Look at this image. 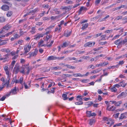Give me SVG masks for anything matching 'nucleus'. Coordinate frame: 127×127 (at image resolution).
Segmentation results:
<instances>
[{
    "mask_svg": "<svg viewBox=\"0 0 127 127\" xmlns=\"http://www.w3.org/2000/svg\"><path fill=\"white\" fill-rule=\"evenodd\" d=\"M61 27H59V28L58 27H56L55 28V32H56L58 31L59 32H60L61 31Z\"/></svg>",
    "mask_w": 127,
    "mask_h": 127,
    "instance_id": "nucleus-50",
    "label": "nucleus"
},
{
    "mask_svg": "<svg viewBox=\"0 0 127 127\" xmlns=\"http://www.w3.org/2000/svg\"><path fill=\"white\" fill-rule=\"evenodd\" d=\"M114 86L116 88H119L120 87H121L120 84H117L114 85Z\"/></svg>",
    "mask_w": 127,
    "mask_h": 127,
    "instance_id": "nucleus-61",
    "label": "nucleus"
},
{
    "mask_svg": "<svg viewBox=\"0 0 127 127\" xmlns=\"http://www.w3.org/2000/svg\"><path fill=\"white\" fill-rule=\"evenodd\" d=\"M87 8L86 7H81L80 8V11H82V10H87Z\"/></svg>",
    "mask_w": 127,
    "mask_h": 127,
    "instance_id": "nucleus-48",
    "label": "nucleus"
},
{
    "mask_svg": "<svg viewBox=\"0 0 127 127\" xmlns=\"http://www.w3.org/2000/svg\"><path fill=\"white\" fill-rule=\"evenodd\" d=\"M14 30L11 32H8V33H7L6 34H5V35L6 36H9L10 35H11L14 32Z\"/></svg>",
    "mask_w": 127,
    "mask_h": 127,
    "instance_id": "nucleus-43",
    "label": "nucleus"
},
{
    "mask_svg": "<svg viewBox=\"0 0 127 127\" xmlns=\"http://www.w3.org/2000/svg\"><path fill=\"white\" fill-rule=\"evenodd\" d=\"M81 58L83 59H87L88 58H89V57L88 56H83Z\"/></svg>",
    "mask_w": 127,
    "mask_h": 127,
    "instance_id": "nucleus-57",
    "label": "nucleus"
},
{
    "mask_svg": "<svg viewBox=\"0 0 127 127\" xmlns=\"http://www.w3.org/2000/svg\"><path fill=\"white\" fill-rule=\"evenodd\" d=\"M123 28H118L116 30H120L119 32H122L123 31Z\"/></svg>",
    "mask_w": 127,
    "mask_h": 127,
    "instance_id": "nucleus-63",
    "label": "nucleus"
},
{
    "mask_svg": "<svg viewBox=\"0 0 127 127\" xmlns=\"http://www.w3.org/2000/svg\"><path fill=\"white\" fill-rule=\"evenodd\" d=\"M119 114V113H118L116 114H114L113 116L115 118H118Z\"/></svg>",
    "mask_w": 127,
    "mask_h": 127,
    "instance_id": "nucleus-52",
    "label": "nucleus"
},
{
    "mask_svg": "<svg viewBox=\"0 0 127 127\" xmlns=\"http://www.w3.org/2000/svg\"><path fill=\"white\" fill-rule=\"evenodd\" d=\"M8 40V39H7L6 40H2L0 39V45L5 44L7 43V41Z\"/></svg>",
    "mask_w": 127,
    "mask_h": 127,
    "instance_id": "nucleus-13",
    "label": "nucleus"
},
{
    "mask_svg": "<svg viewBox=\"0 0 127 127\" xmlns=\"http://www.w3.org/2000/svg\"><path fill=\"white\" fill-rule=\"evenodd\" d=\"M17 93V89L16 87H14L13 88L11 89V90L10 92H9L7 93L6 95L7 96V97L9 96L11 94L12 95H13Z\"/></svg>",
    "mask_w": 127,
    "mask_h": 127,
    "instance_id": "nucleus-3",
    "label": "nucleus"
},
{
    "mask_svg": "<svg viewBox=\"0 0 127 127\" xmlns=\"http://www.w3.org/2000/svg\"><path fill=\"white\" fill-rule=\"evenodd\" d=\"M110 105H107V107L106 110L109 111H113L116 109V107L114 106H111L110 107Z\"/></svg>",
    "mask_w": 127,
    "mask_h": 127,
    "instance_id": "nucleus-6",
    "label": "nucleus"
},
{
    "mask_svg": "<svg viewBox=\"0 0 127 127\" xmlns=\"http://www.w3.org/2000/svg\"><path fill=\"white\" fill-rule=\"evenodd\" d=\"M16 61H13L11 63V64L10 65L9 67V68H12V69H13V67L14 66Z\"/></svg>",
    "mask_w": 127,
    "mask_h": 127,
    "instance_id": "nucleus-26",
    "label": "nucleus"
},
{
    "mask_svg": "<svg viewBox=\"0 0 127 127\" xmlns=\"http://www.w3.org/2000/svg\"><path fill=\"white\" fill-rule=\"evenodd\" d=\"M87 68L88 69L91 68L92 69H94L95 68V67L93 65H90L88 66Z\"/></svg>",
    "mask_w": 127,
    "mask_h": 127,
    "instance_id": "nucleus-47",
    "label": "nucleus"
},
{
    "mask_svg": "<svg viewBox=\"0 0 127 127\" xmlns=\"http://www.w3.org/2000/svg\"><path fill=\"white\" fill-rule=\"evenodd\" d=\"M88 25V23H86L84 24H83L82 25V27L81 28V29L82 30H84L87 28Z\"/></svg>",
    "mask_w": 127,
    "mask_h": 127,
    "instance_id": "nucleus-18",
    "label": "nucleus"
},
{
    "mask_svg": "<svg viewBox=\"0 0 127 127\" xmlns=\"http://www.w3.org/2000/svg\"><path fill=\"white\" fill-rule=\"evenodd\" d=\"M73 50L64 51L62 52V54H65L67 53H70L73 51Z\"/></svg>",
    "mask_w": 127,
    "mask_h": 127,
    "instance_id": "nucleus-39",
    "label": "nucleus"
},
{
    "mask_svg": "<svg viewBox=\"0 0 127 127\" xmlns=\"http://www.w3.org/2000/svg\"><path fill=\"white\" fill-rule=\"evenodd\" d=\"M55 60H56V57L53 56H49L47 59L48 61Z\"/></svg>",
    "mask_w": 127,
    "mask_h": 127,
    "instance_id": "nucleus-17",
    "label": "nucleus"
},
{
    "mask_svg": "<svg viewBox=\"0 0 127 127\" xmlns=\"http://www.w3.org/2000/svg\"><path fill=\"white\" fill-rule=\"evenodd\" d=\"M18 41V43L20 45H22L23 43V41L22 40H19Z\"/></svg>",
    "mask_w": 127,
    "mask_h": 127,
    "instance_id": "nucleus-56",
    "label": "nucleus"
},
{
    "mask_svg": "<svg viewBox=\"0 0 127 127\" xmlns=\"http://www.w3.org/2000/svg\"><path fill=\"white\" fill-rule=\"evenodd\" d=\"M38 50L37 49H35L34 51L33 52H30L28 54L31 56H32V57L36 56L38 52Z\"/></svg>",
    "mask_w": 127,
    "mask_h": 127,
    "instance_id": "nucleus-9",
    "label": "nucleus"
},
{
    "mask_svg": "<svg viewBox=\"0 0 127 127\" xmlns=\"http://www.w3.org/2000/svg\"><path fill=\"white\" fill-rule=\"evenodd\" d=\"M15 34L14 35V37L15 39L18 38L20 37V36L17 33H15Z\"/></svg>",
    "mask_w": 127,
    "mask_h": 127,
    "instance_id": "nucleus-46",
    "label": "nucleus"
},
{
    "mask_svg": "<svg viewBox=\"0 0 127 127\" xmlns=\"http://www.w3.org/2000/svg\"><path fill=\"white\" fill-rule=\"evenodd\" d=\"M11 27L10 25H6L3 27V29L7 30H9Z\"/></svg>",
    "mask_w": 127,
    "mask_h": 127,
    "instance_id": "nucleus-16",
    "label": "nucleus"
},
{
    "mask_svg": "<svg viewBox=\"0 0 127 127\" xmlns=\"http://www.w3.org/2000/svg\"><path fill=\"white\" fill-rule=\"evenodd\" d=\"M43 20H50V18L47 17H44L42 18Z\"/></svg>",
    "mask_w": 127,
    "mask_h": 127,
    "instance_id": "nucleus-59",
    "label": "nucleus"
},
{
    "mask_svg": "<svg viewBox=\"0 0 127 127\" xmlns=\"http://www.w3.org/2000/svg\"><path fill=\"white\" fill-rule=\"evenodd\" d=\"M23 77H21L19 80H17L16 81V83H20L21 84L23 85L24 83L23 81Z\"/></svg>",
    "mask_w": 127,
    "mask_h": 127,
    "instance_id": "nucleus-10",
    "label": "nucleus"
},
{
    "mask_svg": "<svg viewBox=\"0 0 127 127\" xmlns=\"http://www.w3.org/2000/svg\"><path fill=\"white\" fill-rule=\"evenodd\" d=\"M4 33V30H2L0 32V38L4 37L5 36V35L3 34Z\"/></svg>",
    "mask_w": 127,
    "mask_h": 127,
    "instance_id": "nucleus-15",
    "label": "nucleus"
},
{
    "mask_svg": "<svg viewBox=\"0 0 127 127\" xmlns=\"http://www.w3.org/2000/svg\"><path fill=\"white\" fill-rule=\"evenodd\" d=\"M29 64L27 63V64H25L23 65L22 66V68L23 69H26L27 70V74L28 75L29 74L30 71V67L29 66Z\"/></svg>",
    "mask_w": 127,
    "mask_h": 127,
    "instance_id": "nucleus-4",
    "label": "nucleus"
},
{
    "mask_svg": "<svg viewBox=\"0 0 127 127\" xmlns=\"http://www.w3.org/2000/svg\"><path fill=\"white\" fill-rule=\"evenodd\" d=\"M44 35V34L42 33H38L34 36V39L36 40H38L39 39L40 37H43Z\"/></svg>",
    "mask_w": 127,
    "mask_h": 127,
    "instance_id": "nucleus-5",
    "label": "nucleus"
},
{
    "mask_svg": "<svg viewBox=\"0 0 127 127\" xmlns=\"http://www.w3.org/2000/svg\"><path fill=\"white\" fill-rule=\"evenodd\" d=\"M64 66H67L68 68H71L72 69H74L75 68V67L72 66L68 64L65 65H64Z\"/></svg>",
    "mask_w": 127,
    "mask_h": 127,
    "instance_id": "nucleus-27",
    "label": "nucleus"
},
{
    "mask_svg": "<svg viewBox=\"0 0 127 127\" xmlns=\"http://www.w3.org/2000/svg\"><path fill=\"white\" fill-rule=\"evenodd\" d=\"M95 44V42H88L85 44L84 45V46L85 47H91L93 46Z\"/></svg>",
    "mask_w": 127,
    "mask_h": 127,
    "instance_id": "nucleus-7",
    "label": "nucleus"
},
{
    "mask_svg": "<svg viewBox=\"0 0 127 127\" xmlns=\"http://www.w3.org/2000/svg\"><path fill=\"white\" fill-rule=\"evenodd\" d=\"M81 96L80 95H78L77 96V99H76L77 100H82Z\"/></svg>",
    "mask_w": 127,
    "mask_h": 127,
    "instance_id": "nucleus-55",
    "label": "nucleus"
},
{
    "mask_svg": "<svg viewBox=\"0 0 127 127\" xmlns=\"http://www.w3.org/2000/svg\"><path fill=\"white\" fill-rule=\"evenodd\" d=\"M54 41L51 40V42L49 44H48L49 42H47V44H46V46H47L48 47H50L52 46V44L53 43Z\"/></svg>",
    "mask_w": 127,
    "mask_h": 127,
    "instance_id": "nucleus-20",
    "label": "nucleus"
},
{
    "mask_svg": "<svg viewBox=\"0 0 127 127\" xmlns=\"http://www.w3.org/2000/svg\"><path fill=\"white\" fill-rule=\"evenodd\" d=\"M122 16H119L117 17L115 19V20H118L122 19Z\"/></svg>",
    "mask_w": 127,
    "mask_h": 127,
    "instance_id": "nucleus-51",
    "label": "nucleus"
},
{
    "mask_svg": "<svg viewBox=\"0 0 127 127\" xmlns=\"http://www.w3.org/2000/svg\"><path fill=\"white\" fill-rule=\"evenodd\" d=\"M35 27H32L31 28V30L30 31V32L32 34H33L35 32Z\"/></svg>",
    "mask_w": 127,
    "mask_h": 127,
    "instance_id": "nucleus-24",
    "label": "nucleus"
},
{
    "mask_svg": "<svg viewBox=\"0 0 127 127\" xmlns=\"http://www.w3.org/2000/svg\"><path fill=\"white\" fill-rule=\"evenodd\" d=\"M71 33V32H67L65 33L64 34L65 36L67 37L69 36Z\"/></svg>",
    "mask_w": 127,
    "mask_h": 127,
    "instance_id": "nucleus-33",
    "label": "nucleus"
},
{
    "mask_svg": "<svg viewBox=\"0 0 127 127\" xmlns=\"http://www.w3.org/2000/svg\"><path fill=\"white\" fill-rule=\"evenodd\" d=\"M66 59L67 60H75L76 59L74 57H68L66 58Z\"/></svg>",
    "mask_w": 127,
    "mask_h": 127,
    "instance_id": "nucleus-38",
    "label": "nucleus"
},
{
    "mask_svg": "<svg viewBox=\"0 0 127 127\" xmlns=\"http://www.w3.org/2000/svg\"><path fill=\"white\" fill-rule=\"evenodd\" d=\"M121 86L125 87L126 85V84L124 82H122L119 83Z\"/></svg>",
    "mask_w": 127,
    "mask_h": 127,
    "instance_id": "nucleus-31",
    "label": "nucleus"
},
{
    "mask_svg": "<svg viewBox=\"0 0 127 127\" xmlns=\"http://www.w3.org/2000/svg\"><path fill=\"white\" fill-rule=\"evenodd\" d=\"M112 92H115L117 91V89L113 85V87H111L110 89Z\"/></svg>",
    "mask_w": 127,
    "mask_h": 127,
    "instance_id": "nucleus-21",
    "label": "nucleus"
},
{
    "mask_svg": "<svg viewBox=\"0 0 127 127\" xmlns=\"http://www.w3.org/2000/svg\"><path fill=\"white\" fill-rule=\"evenodd\" d=\"M18 56V55L16 54L15 55L13 56L12 59L13 60H15L17 58Z\"/></svg>",
    "mask_w": 127,
    "mask_h": 127,
    "instance_id": "nucleus-49",
    "label": "nucleus"
},
{
    "mask_svg": "<svg viewBox=\"0 0 127 127\" xmlns=\"http://www.w3.org/2000/svg\"><path fill=\"white\" fill-rule=\"evenodd\" d=\"M101 66H104L107 65L108 64V62H104L102 63H101Z\"/></svg>",
    "mask_w": 127,
    "mask_h": 127,
    "instance_id": "nucleus-29",
    "label": "nucleus"
},
{
    "mask_svg": "<svg viewBox=\"0 0 127 127\" xmlns=\"http://www.w3.org/2000/svg\"><path fill=\"white\" fill-rule=\"evenodd\" d=\"M5 18L3 17H0V23L3 22L5 21Z\"/></svg>",
    "mask_w": 127,
    "mask_h": 127,
    "instance_id": "nucleus-37",
    "label": "nucleus"
},
{
    "mask_svg": "<svg viewBox=\"0 0 127 127\" xmlns=\"http://www.w3.org/2000/svg\"><path fill=\"white\" fill-rule=\"evenodd\" d=\"M62 97L64 100H65L68 98L67 97V95L65 94H63L62 95Z\"/></svg>",
    "mask_w": 127,
    "mask_h": 127,
    "instance_id": "nucleus-36",
    "label": "nucleus"
},
{
    "mask_svg": "<svg viewBox=\"0 0 127 127\" xmlns=\"http://www.w3.org/2000/svg\"><path fill=\"white\" fill-rule=\"evenodd\" d=\"M44 42L43 40H41L40 41L38 42V46L39 47L42 46H46V44H43Z\"/></svg>",
    "mask_w": 127,
    "mask_h": 127,
    "instance_id": "nucleus-12",
    "label": "nucleus"
},
{
    "mask_svg": "<svg viewBox=\"0 0 127 127\" xmlns=\"http://www.w3.org/2000/svg\"><path fill=\"white\" fill-rule=\"evenodd\" d=\"M68 45V44L65 42L63 43V44L62 46V47L64 48L66 47Z\"/></svg>",
    "mask_w": 127,
    "mask_h": 127,
    "instance_id": "nucleus-35",
    "label": "nucleus"
},
{
    "mask_svg": "<svg viewBox=\"0 0 127 127\" xmlns=\"http://www.w3.org/2000/svg\"><path fill=\"white\" fill-rule=\"evenodd\" d=\"M122 43V40L121 39H119L116 40L114 43L116 45H120Z\"/></svg>",
    "mask_w": 127,
    "mask_h": 127,
    "instance_id": "nucleus-14",
    "label": "nucleus"
},
{
    "mask_svg": "<svg viewBox=\"0 0 127 127\" xmlns=\"http://www.w3.org/2000/svg\"><path fill=\"white\" fill-rule=\"evenodd\" d=\"M88 94V93L87 92V91L85 90L84 91V93L83 94L82 96L83 97L84 96L87 95Z\"/></svg>",
    "mask_w": 127,
    "mask_h": 127,
    "instance_id": "nucleus-54",
    "label": "nucleus"
},
{
    "mask_svg": "<svg viewBox=\"0 0 127 127\" xmlns=\"http://www.w3.org/2000/svg\"><path fill=\"white\" fill-rule=\"evenodd\" d=\"M45 30L46 31V32L45 33V34L47 35L48 33H50L51 32V31L50 30V27H49L45 29Z\"/></svg>",
    "mask_w": 127,
    "mask_h": 127,
    "instance_id": "nucleus-19",
    "label": "nucleus"
},
{
    "mask_svg": "<svg viewBox=\"0 0 127 127\" xmlns=\"http://www.w3.org/2000/svg\"><path fill=\"white\" fill-rule=\"evenodd\" d=\"M127 116V112H125L121 114L119 118V120H122L123 119L126 118Z\"/></svg>",
    "mask_w": 127,
    "mask_h": 127,
    "instance_id": "nucleus-8",
    "label": "nucleus"
},
{
    "mask_svg": "<svg viewBox=\"0 0 127 127\" xmlns=\"http://www.w3.org/2000/svg\"><path fill=\"white\" fill-rule=\"evenodd\" d=\"M83 102L81 101H80L78 102H76L75 104L76 105H81L83 104Z\"/></svg>",
    "mask_w": 127,
    "mask_h": 127,
    "instance_id": "nucleus-42",
    "label": "nucleus"
},
{
    "mask_svg": "<svg viewBox=\"0 0 127 127\" xmlns=\"http://www.w3.org/2000/svg\"><path fill=\"white\" fill-rule=\"evenodd\" d=\"M65 3L67 4H73V2L71 0H67L65 1Z\"/></svg>",
    "mask_w": 127,
    "mask_h": 127,
    "instance_id": "nucleus-45",
    "label": "nucleus"
},
{
    "mask_svg": "<svg viewBox=\"0 0 127 127\" xmlns=\"http://www.w3.org/2000/svg\"><path fill=\"white\" fill-rule=\"evenodd\" d=\"M9 7L6 5H3L1 7V9L4 11H7L9 9Z\"/></svg>",
    "mask_w": 127,
    "mask_h": 127,
    "instance_id": "nucleus-11",
    "label": "nucleus"
},
{
    "mask_svg": "<svg viewBox=\"0 0 127 127\" xmlns=\"http://www.w3.org/2000/svg\"><path fill=\"white\" fill-rule=\"evenodd\" d=\"M91 111H87L86 112L87 116L90 117H91Z\"/></svg>",
    "mask_w": 127,
    "mask_h": 127,
    "instance_id": "nucleus-44",
    "label": "nucleus"
},
{
    "mask_svg": "<svg viewBox=\"0 0 127 127\" xmlns=\"http://www.w3.org/2000/svg\"><path fill=\"white\" fill-rule=\"evenodd\" d=\"M122 103V102L121 101H119L116 102V101L115 105L116 106H118L120 105Z\"/></svg>",
    "mask_w": 127,
    "mask_h": 127,
    "instance_id": "nucleus-28",
    "label": "nucleus"
},
{
    "mask_svg": "<svg viewBox=\"0 0 127 127\" xmlns=\"http://www.w3.org/2000/svg\"><path fill=\"white\" fill-rule=\"evenodd\" d=\"M73 75L75 77H77L78 76L82 77V74L80 73H73Z\"/></svg>",
    "mask_w": 127,
    "mask_h": 127,
    "instance_id": "nucleus-30",
    "label": "nucleus"
},
{
    "mask_svg": "<svg viewBox=\"0 0 127 127\" xmlns=\"http://www.w3.org/2000/svg\"><path fill=\"white\" fill-rule=\"evenodd\" d=\"M24 84L25 88L26 89L29 88L30 87L28 85L27 86V84H26L25 83H24Z\"/></svg>",
    "mask_w": 127,
    "mask_h": 127,
    "instance_id": "nucleus-60",
    "label": "nucleus"
},
{
    "mask_svg": "<svg viewBox=\"0 0 127 127\" xmlns=\"http://www.w3.org/2000/svg\"><path fill=\"white\" fill-rule=\"evenodd\" d=\"M12 14V12L11 11H8L6 15L7 17H9L11 16Z\"/></svg>",
    "mask_w": 127,
    "mask_h": 127,
    "instance_id": "nucleus-41",
    "label": "nucleus"
},
{
    "mask_svg": "<svg viewBox=\"0 0 127 127\" xmlns=\"http://www.w3.org/2000/svg\"><path fill=\"white\" fill-rule=\"evenodd\" d=\"M42 24V22H37L36 23V25L40 26Z\"/></svg>",
    "mask_w": 127,
    "mask_h": 127,
    "instance_id": "nucleus-58",
    "label": "nucleus"
},
{
    "mask_svg": "<svg viewBox=\"0 0 127 127\" xmlns=\"http://www.w3.org/2000/svg\"><path fill=\"white\" fill-rule=\"evenodd\" d=\"M16 77L15 76V77L13 78L12 80V82H13L14 83H16V81H17V80L16 79Z\"/></svg>",
    "mask_w": 127,
    "mask_h": 127,
    "instance_id": "nucleus-64",
    "label": "nucleus"
},
{
    "mask_svg": "<svg viewBox=\"0 0 127 127\" xmlns=\"http://www.w3.org/2000/svg\"><path fill=\"white\" fill-rule=\"evenodd\" d=\"M39 9L37 8H36L33 10H30V13H32L31 11H32V13H35L37 11H39Z\"/></svg>",
    "mask_w": 127,
    "mask_h": 127,
    "instance_id": "nucleus-34",
    "label": "nucleus"
},
{
    "mask_svg": "<svg viewBox=\"0 0 127 127\" xmlns=\"http://www.w3.org/2000/svg\"><path fill=\"white\" fill-rule=\"evenodd\" d=\"M6 96H6L5 95V96H3L0 99V101H4L5 99V98H6Z\"/></svg>",
    "mask_w": 127,
    "mask_h": 127,
    "instance_id": "nucleus-53",
    "label": "nucleus"
},
{
    "mask_svg": "<svg viewBox=\"0 0 127 127\" xmlns=\"http://www.w3.org/2000/svg\"><path fill=\"white\" fill-rule=\"evenodd\" d=\"M32 47L30 43L27 44L24 46V52L23 54L26 55L27 53L29 52L30 50Z\"/></svg>",
    "mask_w": 127,
    "mask_h": 127,
    "instance_id": "nucleus-2",
    "label": "nucleus"
},
{
    "mask_svg": "<svg viewBox=\"0 0 127 127\" xmlns=\"http://www.w3.org/2000/svg\"><path fill=\"white\" fill-rule=\"evenodd\" d=\"M122 125V123H118V124H116V125H115L113 127H117V126H121Z\"/></svg>",
    "mask_w": 127,
    "mask_h": 127,
    "instance_id": "nucleus-62",
    "label": "nucleus"
},
{
    "mask_svg": "<svg viewBox=\"0 0 127 127\" xmlns=\"http://www.w3.org/2000/svg\"><path fill=\"white\" fill-rule=\"evenodd\" d=\"M95 122V120L94 119H90L89 120V124L91 125L94 123Z\"/></svg>",
    "mask_w": 127,
    "mask_h": 127,
    "instance_id": "nucleus-32",
    "label": "nucleus"
},
{
    "mask_svg": "<svg viewBox=\"0 0 127 127\" xmlns=\"http://www.w3.org/2000/svg\"><path fill=\"white\" fill-rule=\"evenodd\" d=\"M51 69L52 70H56L57 69H62L61 67L60 66H55L54 67H52Z\"/></svg>",
    "mask_w": 127,
    "mask_h": 127,
    "instance_id": "nucleus-22",
    "label": "nucleus"
},
{
    "mask_svg": "<svg viewBox=\"0 0 127 127\" xmlns=\"http://www.w3.org/2000/svg\"><path fill=\"white\" fill-rule=\"evenodd\" d=\"M100 71L98 70V69H96L95 70H94L93 71H91L90 73L91 74H95L98 73Z\"/></svg>",
    "mask_w": 127,
    "mask_h": 127,
    "instance_id": "nucleus-25",
    "label": "nucleus"
},
{
    "mask_svg": "<svg viewBox=\"0 0 127 127\" xmlns=\"http://www.w3.org/2000/svg\"><path fill=\"white\" fill-rule=\"evenodd\" d=\"M89 81V79H84L82 80L81 81L83 83H86L88 82Z\"/></svg>",
    "mask_w": 127,
    "mask_h": 127,
    "instance_id": "nucleus-40",
    "label": "nucleus"
},
{
    "mask_svg": "<svg viewBox=\"0 0 127 127\" xmlns=\"http://www.w3.org/2000/svg\"><path fill=\"white\" fill-rule=\"evenodd\" d=\"M3 68L5 70L6 74L7 75V77L8 79L10 80V77L11 75V72L12 70V68H9L8 66L6 65L3 67Z\"/></svg>",
    "mask_w": 127,
    "mask_h": 127,
    "instance_id": "nucleus-1",
    "label": "nucleus"
},
{
    "mask_svg": "<svg viewBox=\"0 0 127 127\" xmlns=\"http://www.w3.org/2000/svg\"><path fill=\"white\" fill-rule=\"evenodd\" d=\"M52 36L51 35H47L46 38L44 39L47 42L49 40H50V39L51 38Z\"/></svg>",
    "mask_w": 127,
    "mask_h": 127,
    "instance_id": "nucleus-23",
    "label": "nucleus"
}]
</instances>
